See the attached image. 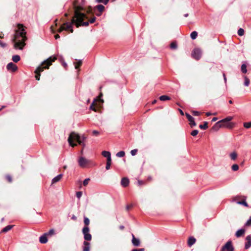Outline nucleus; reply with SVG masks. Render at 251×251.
Segmentation results:
<instances>
[{"label": "nucleus", "mask_w": 251, "mask_h": 251, "mask_svg": "<svg viewBox=\"0 0 251 251\" xmlns=\"http://www.w3.org/2000/svg\"><path fill=\"white\" fill-rule=\"evenodd\" d=\"M192 114L195 116H199L200 115V113L197 111H193Z\"/></svg>", "instance_id": "nucleus-46"}, {"label": "nucleus", "mask_w": 251, "mask_h": 251, "mask_svg": "<svg viewBox=\"0 0 251 251\" xmlns=\"http://www.w3.org/2000/svg\"><path fill=\"white\" fill-rule=\"evenodd\" d=\"M82 60H79L76 62H74V64H75V69H78V68L82 65Z\"/></svg>", "instance_id": "nucleus-22"}, {"label": "nucleus", "mask_w": 251, "mask_h": 251, "mask_svg": "<svg viewBox=\"0 0 251 251\" xmlns=\"http://www.w3.org/2000/svg\"><path fill=\"white\" fill-rule=\"evenodd\" d=\"M62 65L64 66V68H66L67 66V64L65 61H63L62 62Z\"/></svg>", "instance_id": "nucleus-57"}, {"label": "nucleus", "mask_w": 251, "mask_h": 251, "mask_svg": "<svg viewBox=\"0 0 251 251\" xmlns=\"http://www.w3.org/2000/svg\"><path fill=\"white\" fill-rule=\"evenodd\" d=\"M111 164L106 163L105 169L106 170H108L110 169Z\"/></svg>", "instance_id": "nucleus-52"}, {"label": "nucleus", "mask_w": 251, "mask_h": 251, "mask_svg": "<svg viewBox=\"0 0 251 251\" xmlns=\"http://www.w3.org/2000/svg\"><path fill=\"white\" fill-rule=\"evenodd\" d=\"M238 34L239 35V36H243L244 34V30L242 28H240L238 30Z\"/></svg>", "instance_id": "nucleus-37"}, {"label": "nucleus", "mask_w": 251, "mask_h": 251, "mask_svg": "<svg viewBox=\"0 0 251 251\" xmlns=\"http://www.w3.org/2000/svg\"><path fill=\"white\" fill-rule=\"evenodd\" d=\"M145 249L144 248L140 249H134L132 250L131 251H144Z\"/></svg>", "instance_id": "nucleus-48"}, {"label": "nucleus", "mask_w": 251, "mask_h": 251, "mask_svg": "<svg viewBox=\"0 0 251 251\" xmlns=\"http://www.w3.org/2000/svg\"><path fill=\"white\" fill-rule=\"evenodd\" d=\"M131 242L133 246L135 247H139L140 245L141 242L139 239L135 238L134 234H132V240Z\"/></svg>", "instance_id": "nucleus-12"}, {"label": "nucleus", "mask_w": 251, "mask_h": 251, "mask_svg": "<svg viewBox=\"0 0 251 251\" xmlns=\"http://www.w3.org/2000/svg\"><path fill=\"white\" fill-rule=\"evenodd\" d=\"M6 69L8 71L11 72H14L17 70V66L12 62L9 63L6 66Z\"/></svg>", "instance_id": "nucleus-9"}, {"label": "nucleus", "mask_w": 251, "mask_h": 251, "mask_svg": "<svg viewBox=\"0 0 251 251\" xmlns=\"http://www.w3.org/2000/svg\"><path fill=\"white\" fill-rule=\"evenodd\" d=\"M179 111L180 113L181 114V115H184V113H183V111L181 109H179Z\"/></svg>", "instance_id": "nucleus-64"}, {"label": "nucleus", "mask_w": 251, "mask_h": 251, "mask_svg": "<svg viewBox=\"0 0 251 251\" xmlns=\"http://www.w3.org/2000/svg\"><path fill=\"white\" fill-rule=\"evenodd\" d=\"M26 31L23 25H18V30L16 31L13 42L15 49L22 50L25 45V41L27 40Z\"/></svg>", "instance_id": "nucleus-2"}, {"label": "nucleus", "mask_w": 251, "mask_h": 251, "mask_svg": "<svg viewBox=\"0 0 251 251\" xmlns=\"http://www.w3.org/2000/svg\"><path fill=\"white\" fill-rule=\"evenodd\" d=\"M244 126L246 128H249L251 127V122L244 123Z\"/></svg>", "instance_id": "nucleus-38"}, {"label": "nucleus", "mask_w": 251, "mask_h": 251, "mask_svg": "<svg viewBox=\"0 0 251 251\" xmlns=\"http://www.w3.org/2000/svg\"><path fill=\"white\" fill-rule=\"evenodd\" d=\"M223 77H224L225 82L226 83V75H225V73H223Z\"/></svg>", "instance_id": "nucleus-56"}, {"label": "nucleus", "mask_w": 251, "mask_h": 251, "mask_svg": "<svg viewBox=\"0 0 251 251\" xmlns=\"http://www.w3.org/2000/svg\"><path fill=\"white\" fill-rule=\"evenodd\" d=\"M125 155V152L124 151H120L117 153L116 156L119 157H122Z\"/></svg>", "instance_id": "nucleus-32"}, {"label": "nucleus", "mask_w": 251, "mask_h": 251, "mask_svg": "<svg viewBox=\"0 0 251 251\" xmlns=\"http://www.w3.org/2000/svg\"><path fill=\"white\" fill-rule=\"evenodd\" d=\"M93 102H94V101H93ZM90 109L92 110H94L95 111H96V108L94 105V103H93L91 105H90Z\"/></svg>", "instance_id": "nucleus-47"}, {"label": "nucleus", "mask_w": 251, "mask_h": 251, "mask_svg": "<svg viewBox=\"0 0 251 251\" xmlns=\"http://www.w3.org/2000/svg\"><path fill=\"white\" fill-rule=\"evenodd\" d=\"M229 155L231 159L233 160H236L237 157V154L235 152L231 153Z\"/></svg>", "instance_id": "nucleus-28"}, {"label": "nucleus", "mask_w": 251, "mask_h": 251, "mask_svg": "<svg viewBox=\"0 0 251 251\" xmlns=\"http://www.w3.org/2000/svg\"><path fill=\"white\" fill-rule=\"evenodd\" d=\"M83 8L81 6H75V16L73 18L71 23H66L62 25L58 30V32H61L63 30H70L73 33V24H75L76 27L80 25L87 26L89 25V22H83L85 18H87L86 14L81 13L80 11L82 10Z\"/></svg>", "instance_id": "nucleus-1"}, {"label": "nucleus", "mask_w": 251, "mask_h": 251, "mask_svg": "<svg viewBox=\"0 0 251 251\" xmlns=\"http://www.w3.org/2000/svg\"><path fill=\"white\" fill-rule=\"evenodd\" d=\"M12 61L15 63L18 62L20 60V56L19 55H14L12 56Z\"/></svg>", "instance_id": "nucleus-24"}, {"label": "nucleus", "mask_w": 251, "mask_h": 251, "mask_svg": "<svg viewBox=\"0 0 251 251\" xmlns=\"http://www.w3.org/2000/svg\"><path fill=\"white\" fill-rule=\"evenodd\" d=\"M82 195V192L81 191L77 192L76 193V196L78 199H80Z\"/></svg>", "instance_id": "nucleus-42"}, {"label": "nucleus", "mask_w": 251, "mask_h": 251, "mask_svg": "<svg viewBox=\"0 0 251 251\" xmlns=\"http://www.w3.org/2000/svg\"><path fill=\"white\" fill-rule=\"evenodd\" d=\"M92 133L95 136H98L99 134V132L97 130H93Z\"/></svg>", "instance_id": "nucleus-49"}, {"label": "nucleus", "mask_w": 251, "mask_h": 251, "mask_svg": "<svg viewBox=\"0 0 251 251\" xmlns=\"http://www.w3.org/2000/svg\"><path fill=\"white\" fill-rule=\"evenodd\" d=\"M196 241V240L194 237H190L189 238L188 240V245L189 247H191L195 243Z\"/></svg>", "instance_id": "nucleus-18"}, {"label": "nucleus", "mask_w": 251, "mask_h": 251, "mask_svg": "<svg viewBox=\"0 0 251 251\" xmlns=\"http://www.w3.org/2000/svg\"><path fill=\"white\" fill-rule=\"evenodd\" d=\"M56 59L55 56H50L46 60H44L41 65L38 66L35 70L34 73L36 74L35 78L37 80H40V74L44 69H48L49 67L52 64V62H54Z\"/></svg>", "instance_id": "nucleus-3"}, {"label": "nucleus", "mask_w": 251, "mask_h": 251, "mask_svg": "<svg viewBox=\"0 0 251 251\" xmlns=\"http://www.w3.org/2000/svg\"><path fill=\"white\" fill-rule=\"evenodd\" d=\"M241 71L243 73L246 74L247 72V65L245 64H243L241 65Z\"/></svg>", "instance_id": "nucleus-30"}, {"label": "nucleus", "mask_w": 251, "mask_h": 251, "mask_svg": "<svg viewBox=\"0 0 251 251\" xmlns=\"http://www.w3.org/2000/svg\"><path fill=\"white\" fill-rule=\"evenodd\" d=\"M90 244L87 241H85L83 242V251H90Z\"/></svg>", "instance_id": "nucleus-15"}, {"label": "nucleus", "mask_w": 251, "mask_h": 251, "mask_svg": "<svg viewBox=\"0 0 251 251\" xmlns=\"http://www.w3.org/2000/svg\"><path fill=\"white\" fill-rule=\"evenodd\" d=\"M198 133H199V131L197 129H195V130H193L191 132V135L193 136H195L198 134Z\"/></svg>", "instance_id": "nucleus-40"}, {"label": "nucleus", "mask_w": 251, "mask_h": 251, "mask_svg": "<svg viewBox=\"0 0 251 251\" xmlns=\"http://www.w3.org/2000/svg\"><path fill=\"white\" fill-rule=\"evenodd\" d=\"M218 120V118L217 117H214L212 120V122H215Z\"/></svg>", "instance_id": "nucleus-62"}, {"label": "nucleus", "mask_w": 251, "mask_h": 251, "mask_svg": "<svg viewBox=\"0 0 251 251\" xmlns=\"http://www.w3.org/2000/svg\"><path fill=\"white\" fill-rule=\"evenodd\" d=\"M129 180L127 177H123L121 181V185L124 187H126L128 186Z\"/></svg>", "instance_id": "nucleus-13"}, {"label": "nucleus", "mask_w": 251, "mask_h": 251, "mask_svg": "<svg viewBox=\"0 0 251 251\" xmlns=\"http://www.w3.org/2000/svg\"><path fill=\"white\" fill-rule=\"evenodd\" d=\"M234 251V248L232 245V241L231 240L228 241L222 247L221 251Z\"/></svg>", "instance_id": "nucleus-7"}, {"label": "nucleus", "mask_w": 251, "mask_h": 251, "mask_svg": "<svg viewBox=\"0 0 251 251\" xmlns=\"http://www.w3.org/2000/svg\"><path fill=\"white\" fill-rule=\"evenodd\" d=\"M138 183L139 185H141L143 184V182L141 180H138Z\"/></svg>", "instance_id": "nucleus-61"}, {"label": "nucleus", "mask_w": 251, "mask_h": 251, "mask_svg": "<svg viewBox=\"0 0 251 251\" xmlns=\"http://www.w3.org/2000/svg\"><path fill=\"white\" fill-rule=\"evenodd\" d=\"M250 84V80L247 77L245 76V82H244V85L246 86H248Z\"/></svg>", "instance_id": "nucleus-36"}, {"label": "nucleus", "mask_w": 251, "mask_h": 251, "mask_svg": "<svg viewBox=\"0 0 251 251\" xmlns=\"http://www.w3.org/2000/svg\"><path fill=\"white\" fill-rule=\"evenodd\" d=\"M231 168L233 171H236L239 169V166L237 164H234L232 166Z\"/></svg>", "instance_id": "nucleus-39"}, {"label": "nucleus", "mask_w": 251, "mask_h": 251, "mask_svg": "<svg viewBox=\"0 0 251 251\" xmlns=\"http://www.w3.org/2000/svg\"><path fill=\"white\" fill-rule=\"evenodd\" d=\"M233 119V117L231 116H228L223 119L220 121L221 122V126L222 128L225 127L229 129H232L234 126V124L230 122V121Z\"/></svg>", "instance_id": "nucleus-5"}, {"label": "nucleus", "mask_w": 251, "mask_h": 251, "mask_svg": "<svg viewBox=\"0 0 251 251\" xmlns=\"http://www.w3.org/2000/svg\"><path fill=\"white\" fill-rule=\"evenodd\" d=\"M221 122L218 121L212 126L211 130L214 131H217L220 128H222L221 126Z\"/></svg>", "instance_id": "nucleus-16"}, {"label": "nucleus", "mask_w": 251, "mask_h": 251, "mask_svg": "<svg viewBox=\"0 0 251 251\" xmlns=\"http://www.w3.org/2000/svg\"><path fill=\"white\" fill-rule=\"evenodd\" d=\"M72 219H73V220L75 221V220H76L77 218H76V217L75 215H73L72 216Z\"/></svg>", "instance_id": "nucleus-58"}, {"label": "nucleus", "mask_w": 251, "mask_h": 251, "mask_svg": "<svg viewBox=\"0 0 251 251\" xmlns=\"http://www.w3.org/2000/svg\"><path fill=\"white\" fill-rule=\"evenodd\" d=\"M96 17H93V18H92L90 21H89V23H91V24H93L94 23L95 21H96Z\"/></svg>", "instance_id": "nucleus-50"}, {"label": "nucleus", "mask_w": 251, "mask_h": 251, "mask_svg": "<svg viewBox=\"0 0 251 251\" xmlns=\"http://www.w3.org/2000/svg\"><path fill=\"white\" fill-rule=\"evenodd\" d=\"M119 228L121 230H123L125 228V226L123 225H121L119 226Z\"/></svg>", "instance_id": "nucleus-60"}, {"label": "nucleus", "mask_w": 251, "mask_h": 251, "mask_svg": "<svg viewBox=\"0 0 251 251\" xmlns=\"http://www.w3.org/2000/svg\"><path fill=\"white\" fill-rule=\"evenodd\" d=\"M185 115H186L187 119L188 120V121L190 122V126L191 127L196 126V123L195 122L194 118L188 113H186Z\"/></svg>", "instance_id": "nucleus-11"}, {"label": "nucleus", "mask_w": 251, "mask_h": 251, "mask_svg": "<svg viewBox=\"0 0 251 251\" xmlns=\"http://www.w3.org/2000/svg\"><path fill=\"white\" fill-rule=\"evenodd\" d=\"M62 176V175L59 174V175H57V176H56L55 177H54L52 179V181H51L52 184L56 183L57 182L59 181L60 180V179L61 178Z\"/></svg>", "instance_id": "nucleus-19"}, {"label": "nucleus", "mask_w": 251, "mask_h": 251, "mask_svg": "<svg viewBox=\"0 0 251 251\" xmlns=\"http://www.w3.org/2000/svg\"><path fill=\"white\" fill-rule=\"evenodd\" d=\"M85 140L86 137L84 135L80 136L79 134H76L74 132H72L70 133L68 137V142L70 146L73 147L76 146V144L74 143V141L78 142L80 145L84 146V142Z\"/></svg>", "instance_id": "nucleus-4"}, {"label": "nucleus", "mask_w": 251, "mask_h": 251, "mask_svg": "<svg viewBox=\"0 0 251 251\" xmlns=\"http://www.w3.org/2000/svg\"><path fill=\"white\" fill-rule=\"evenodd\" d=\"M88 163V160L83 157H80L78 159L79 165L81 167H85Z\"/></svg>", "instance_id": "nucleus-10"}, {"label": "nucleus", "mask_w": 251, "mask_h": 251, "mask_svg": "<svg viewBox=\"0 0 251 251\" xmlns=\"http://www.w3.org/2000/svg\"><path fill=\"white\" fill-rule=\"evenodd\" d=\"M177 45L176 42H173L171 43L170 48L171 49H176L177 48Z\"/></svg>", "instance_id": "nucleus-34"}, {"label": "nucleus", "mask_w": 251, "mask_h": 251, "mask_svg": "<svg viewBox=\"0 0 251 251\" xmlns=\"http://www.w3.org/2000/svg\"><path fill=\"white\" fill-rule=\"evenodd\" d=\"M245 225L246 226H250L251 225V216L249 218V219L247 221V222L245 224Z\"/></svg>", "instance_id": "nucleus-45"}, {"label": "nucleus", "mask_w": 251, "mask_h": 251, "mask_svg": "<svg viewBox=\"0 0 251 251\" xmlns=\"http://www.w3.org/2000/svg\"><path fill=\"white\" fill-rule=\"evenodd\" d=\"M90 180V179L89 178L84 179V180L83 181V185L84 186H86L88 184Z\"/></svg>", "instance_id": "nucleus-44"}, {"label": "nucleus", "mask_w": 251, "mask_h": 251, "mask_svg": "<svg viewBox=\"0 0 251 251\" xmlns=\"http://www.w3.org/2000/svg\"><path fill=\"white\" fill-rule=\"evenodd\" d=\"M55 39H57L60 38V36L58 34H56L54 36Z\"/></svg>", "instance_id": "nucleus-63"}, {"label": "nucleus", "mask_w": 251, "mask_h": 251, "mask_svg": "<svg viewBox=\"0 0 251 251\" xmlns=\"http://www.w3.org/2000/svg\"><path fill=\"white\" fill-rule=\"evenodd\" d=\"M159 99L161 101H165V100H171L170 97L167 95L161 96L160 97H159Z\"/></svg>", "instance_id": "nucleus-23"}, {"label": "nucleus", "mask_w": 251, "mask_h": 251, "mask_svg": "<svg viewBox=\"0 0 251 251\" xmlns=\"http://www.w3.org/2000/svg\"><path fill=\"white\" fill-rule=\"evenodd\" d=\"M132 206L133 205L132 204L127 205L126 206V208L127 210H128L130 208H131L132 207Z\"/></svg>", "instance_id": "nucleus-54"}, {"label": "nucleus", "mask_w": 251, "mask_h": 251, "mask_svg": "<svg viewBox=\"0 0 251 251\" xmlns=\"http://www.w3.org/2000/svg\"><path fill=\"white\" fill-rule=\"evenodd\" d=\"M6 179H7V180L9 182H12V177L11 176H10V175H6Z\"/></svg>", "instance_id": "nucleus-43"}, {"label": "nucleus", "mask_w": 251, "mask_h": 251, "mask_svg": "<svg viewBox=\"0 0 251 251\" xmlns=\"http://www.w3.org/2000/svg\"><path fill=\"white\" fill-rule=\"evenodd\" d=\"M207 124V122H204L203 125H200L199 126V127L201 129L205 130L208 128Z\"/></svg>", "instance_id": "nucleus-27"}, {"label": "nucleus", "mask_w": 251, "mask_h": 251, "mask_svg": "<svg viewBox=\"0 0 251 251\" xmlns=\"http://www.w3.org/2000/svg\"><path fill=\"white\" fill-rule=\"evenodd\" d=\"M0 45L1 47L4 48V47H6V44L5 43H3V42H2L1 41H0Z\"/></svg>", "instance_id": "nucleus-51"}, {"label": "nucleus", "mask_w": 251, "mask_h": 251, "mask_svg": "<svg viewBox=\"0 0 251 251\" xmlns=\"http://www.w3.org/2000/svg\"><path fill=\"white\" fill-rule=\"evenodd\" d=\"M236 202L238 204L243 205H244V206H245L246 207H249V205L247 203V202L246 201L245 199H244V200H243L242 201H236Z\"/></svg>", "instance_id": "nucleus-26"}, {"label": "nucleus", "mask_w": 251, "mask_h": 251, "mask_svg": "<svg viewBox=\"0 0 251 251\" xmlns=\"http://www.w3.org/2000/svg\"><path fill=\"white\" fill-rule=\"evenodd\" d=\"M39 241L42 244H45L48 242V238L47 234H44L42 235L39 239Z\"/></svg>", "instance_id": "nucleus-17"}, {"label": "nucleus", "mask_w": 251, "mask_h": 251, "mask_svg": "<svg viewBox=\"0 0 251 251\" xmlns=\"http://www.w3.org/2000/svg\"><path fill=\"white\" fill-rule=\"evenodd\" d=\"M96 2L97 3H103V0H96Z\"/></svg>", "instance_id": "nucleus-59"}, {"label": "nucleus", "mask_w": 251, "mask_h": 251, "mask_svg": "<svg viewBox=\"0 0 251 251\" xmlns=\"http://www.w3.org/2000/svg\"><path fill=\"white\" fill-rule=\"evenodd\" d=\"M55 233L54 230L53 229H50L48 232L45 233V234H47V236L48 235H52Z\"/></svg>", "instance_id": "nucleus-35"}, {"label": "nucleus", "mask_w": 251, "mask_h": 251, "mask_svg": "<svg viewBox=\"0 0 251 251\" xmlns=\"http://www.w3.org/2000/svg\"><path fill=\"white\" fill-rule=\"evenodd\" d=\"M245 231V229H240L236 231L235 235L236 236V237H239L244 234Z\"/></svg>", "instance_id": "nucleus-20"}, {"label": "nucleus", "mask_w": 251, "mask_h": 251, "mask_svg": "<svg viewBox=\"0 0 251 251\" xmlns=\"http://www.w3.org/2000/svg\"><path fill=\"white\" fill-rule=\"evenodd\" d=\"M201 55L202 51L199 48L195 49L192 53L193 57L197 60H199L201 58Z\"/></svg>", "instance_id": "nucleus-8"}, {"label": "nucleus", "mask_w": 251, "mask_h": 251, "mask_svg": "<svg viewBox=\"0 0 251 251\" xmlns=\"http://www.w3.org/2000/svg\"><path fill=\"white\" fill-rule=\"evenodd\" d=\"M13 225H8L2 229L1 232H6L10 230L13 227Z\"/></svg>", "instance_id": "nucleus-21"}, {"label": "nucleus", "mask_w": 251, "mask_h": 251, "mask_svg": "<svg viewBox=\"0 0 251 251\" xmlns=\"http://www.w3.org/2000/svg\"><path fill=\"white\" fill-rule=\"evenodd\" d=\"M138 151L137 149H134L131 151L130 153L132 156H134L137 154V152Z\"/></svg>", "instance_id": "nucleus-41"}, {"label": "nucleus", "mask_w": 251, "mask_h": 251, "mask_svg": "<svg viewBox=\"0 0 251 251\" xmlns=\"http://www.w3.org/2000/svg\"><path fill=\"white\" fill-rule=\"evenodd\" d=\"M102 155L105 157H106L107 159L108 158V157H111V153L109 152V151H103L101 153Z\"/></svg>", "instance_id": "nucleus-25"}, {"label": "nucleus", "mask_w": 251, "mask_h": 251, "mask_svg": "<svg viewBox=\"0 0 251 251\" xmlns=\"http://www.w3.org/2000/svg\"><path fill=\"white\" fill-rule=\"evenodd\" d=\"M82 231L84 235V239L86 241H91L92 239V235L89 233V227L88 226H84Z\"/></svg>", "instance_id": "nucleus-6"}, {"label": "nucleus", "mask_w": 251, "mask_h": 251, "mask_svg": "<svg viewBox=\"0 0 251 251\" xmlns=\"http://www.w3.org/2000/svg\"><path fill=\"white\" fill-rule=\"evenodd\" d=\"M247 242L245 243V249H248L251 246V235H249L246 237V238Z\"/></svg>", "instance_id": "nucleus-14"}, {"label": "nucleus", "mask_w": 251, "mask_h": 251, "mask_svg": "<svg viewBox=\"0 0 251 251\" xmlns=\"http://www.w3.org/2000/svg\"><path fill=\"white\" fill-rule=\"evenodd\" d=\"M109 1V0H103V3L106 5L108 3Z\"/></svg>", "instance_id": "nucleus-55"}, {"label": "nucleus", "mask_w": 251, "mask_h": 251, "mask_svg": "<svg viewBox=\"0 0 251 251\" xmlns=\"http://www.w3.org/2000/svg\"><path fill=\"white\" fill-rule=\"evenodd\" d=\"M198 36V32L196 31H193L191 34L190 36L192 39L194 40Z\"/></svg>", "instance_id": "nucleus-31"}, {"label": "nucleus", "mask_w": 251, "mask_h": 251, "mask_svg": "<svg viewBox=\"0 0 251 251\" xmlns=\"http://www.w3.org/2000/svg\"><path fill=\"white\" fill-rule=\"evenodd\" d=\"M99 12H102L103 11L104 9V6L101 4H99L96 6V7Z\"/></svg>", "instance_id": "nucleus-29"}, {"label": "nucleus", "mask_w": 251, "mask_h": 251, "mask_svg": "<svg viewBox=\"0 0 251 251\" xmlns=\"http://www.w3.org/2000/svg\"><path fill=\"white\" fill-rule=\"evenodd\" d=\"M106 163L111 164V157H108L107 159Z\"/></svg>", "instance_id": "nucleus-53"}, {"label": "nucleus", "mask_w": 251, "mask_h": 251, "mask_svg": "<svg viewBox=\"0 0 251 251\" xmlns=\"http://www.w3.org/2000/svg\"><path fill=\"white\" fill-rule=\"evenodd\" d=\"M84 224L85 225V226H88V225L90 224V220H89V219L87 217H84Z\"/></svg>", "instance_id": "nucleus-33"}]
</instances>
